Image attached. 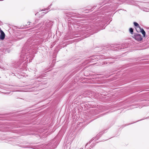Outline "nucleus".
<instances>
[{
	"label": "nucleus",
	"instance_id": "f257e3e1",
	"mask_svg": "<svg viewBox=\"0 0 149 149\" xmlns=\"http://www.w3.org/2000/svg\"><path fill=\"white\" fill-rule=\"evenodd\" d=\"M132 37L136 40L138 41H141L143 39V38L142 36L139 34L134 33L133 36H132Z\"/></svg>",
	"mask_w": 149,
	"mask_h": 149
},
{
	"label": "nucleus",
	"instance_id": "f03ea898",
	"mask_svg": "<svg viewBox=\"0 0 149 149\" xmlns=\"http://www.w3.org/2000/svg\"><path fill=\"white\" fill-rule=\"evenodd\" d=\"M1 34L0 35V40H3L5 38V35L3 31H1Z\"/></svg>",
	"mask_w": 149,
	"mask_h": 149
},
{
	"label": "nucleus",
	"instance_id": "7ed1b4c3",
	"mask_svg": "<svg viewBox=\"0 0 149 149\" xmlns=\"http://www.w3.org/2000/svg\"><path fill=\"white\" fill-rule=\"evenodd\" d=\"M133 24L134 26L136 27V31L137 32H139V31H138L137 29L141 28V26L139 25V24L136 22H134Z\"/></svg>",
	"mask_w": 149,
	"mask_h": 149
},
{
	"label": "nucleus",
	"instance_id": "20e7f679",
	"mask_svg": "<svg viewBox=\"0 0 149 149\" xmlns=\"http://www.w3.org/2000/svg\"><path fill=\"white\" fill-rule=\"evenodd\" d=\"M139 29L140 30L139 32H141L142 33V34H143V37H145L146 35V32L144 31V30L143 29L141 28H141H140Z\"/></svg>",
	"mask_w": 149,
	"mask_h": 149
},
{
	"label": "nucleus",
	"instance_id": "39448f33",
	"mask_svg": "<svg viewBox=\"0 0 149 149\" xmlns=\"http://www.w3.org/2000/svg\"><path fill=\"white\" fill-rule=\"evenodd\" d=\"M116 47L118 48V49H121L125 48V47H124L123 46V45H121V46H118Z\"/></svg>",
	"mask_w": 149,
	"mask_h": 149
},
{
	"label": "nucleus",
	"instance_id": "423d86ee",
	"mask_svg": "<svg viewBox=\"0 0 149 149\" xmlns=\"http://www.w3.org/2000/svg\"><path fill=\"white\" fill-rule=\"evenodd\" d=\"M133 29L132 28H130L129 29V31L130 33L132 34H133Z\"/></svg>",
	"mask_w": 149,
	"mask_h": 149
},
{
	"label": "nucleus",
	"instance_id": "0eeeda50",
	"mask_svg": "<svg viewBox=\"0 0 149 149\" xmlns=\"http://www.w3.org/2000/svg\"><path fill=\"white\" fill-rule=\"evenodd\" d=\"M51 5L52 4L50 5L47 8H46V9H45V10H49L51 8Z\"/></svg>",
	"mask_w": 149,
	"mask_h": 149
},
{
	"label": "nucleus",
	"instance_id": "6e6552de",
	"mask_svg": "<svg viewBox=\"0 0 149 149\" xmlns=\"http://www.w3.org/2000/svg\"><path fill=\"white\" fill-rule=\"evenodd\" d=\"M30 22H28L27 23V24H28V23H29V24H29V25H30Z\"/></svg>",
	"mask_w": 149,
	"mask_h": 149
},
{
	"label": "nucleus",
	"instance_id": "1a4fd4ad",
	"mask_svg": "<svg viewBox=\"0 0 149 149\" xmlns=\"http://www.w3.org/2000/svg\"><path fill=\"white\" fill-rule=\"evenodd\" d=\"M41 25V23H40L39 24H38V25Z\"/></svg>",
	"mask_w": 149,
	"mask_h": 149
},
{
	"label": "nucleus",
	"instance_id": "9d476101",
	"mask_svg": "<svg viewBox=\"0 0 149 149\" xmlns=\"http://www.w3.org/2000/svg\"><path fill=\"white\" fill-rule=\"evenodd\" d=\"M1 31H2V30H1V28H0V32H1Z\"/></svg>",
	"mask_w": 149,
	"mask_h": 149
},
{
	"label": "nucleus",
	"instance_id": "9b49d317",
	"mask_svg": "<svg viewBox=\"0 0 149 149\" xmlns=\"http://www.w3.org/2000/svg\"><path fill=\"white\" fill-rule=\"evenodd\" d=\"M44 10H42V11H44Z\"/></svg>",
	"mask_w": 149,
	"mask_h": 149
}]
</instances>
